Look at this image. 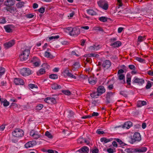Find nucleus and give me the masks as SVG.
<instances>
[{"instance_id": "1", "label": "nucleus", "mask_w": 153, "mask_h": 153, "mask_svg": "<svg viewBox=\"0 0 153 153\" xmlns=\"http://www.w3.org/2000/svg\"><path fill=\"white\" fill-rule=\"evenodd\" d=\"M30 49H25L19 55L20 59L22 61H25L27 59L30 53Z\"/></svg>"}, {"instance_id": "2", "label": "nucleus", "mask_w": 153, "mask_h": 153, "mask_svg": "<svg viewBox=\"0 0 153 153\" xmlns=\"http://www.w3.org/2000/svg\"><path fill=\"white\" fill-rule=\"evenodd\" d=\"M24 131L20 128H16L12 132V135L16 137H23L24 135Z\"/></svg>"}, {"instance_id": "3", "label": "nucleus", "mask_w": 153, "mask_h": 153, "mask_svg": "<svg viewBox=\"0 0 153 153\" xmlns=\"http://www.w3.org/2000/svg\"><path fill=\"white\" fill-rule=\"evenodd\" d=\"M98 6L102 9L106 10L108 7V3L105 0H100L97 2Z\"/></svg>"}, {"instance_id": "4", "label": "nucleus", "mask_w": 153, "mask_h": 153, "mask_svg": "<svg viewBox=\"0 0 153 153\" xmlns=\"http://www.w3.org/2000/svg\"><path fill=\"white\" fill-rule=\"evenodd\" d=\"M141 139L140 135L138 132H136L134 133L133 138H131L130 142L131 144H133L136 141H139Z\"/></svg>"}, {"instance_id": "5", "label": "nucleus", "mask_w": 153, "mask_h": 153, "mask_svg": "<svg viewBox=\"0 0 153 153\" xmlns=\"http://www.w3.org/2000/svg\"><path fill=\"white\" fill-rule=\"evenodd\" d=\"M114 94L115 92L111 91L106 92V94L105 96L106 99V102L107 104H109L110 102L111 99Z\"/></svg>"}, {"instance_id": "6", "label": "nucleus", "mask_w": 153, "mask_h": 153, "mask_svg": "<svg viewBox=\"0 0 153 153\" xmlns=\"http://www.w3.org/2000/svg\"><path fill=\"white\" fill-rule=\"evenodd\" d=\"M20 72L23 76H28L32 73V71L28 68H23L21 69Z\"/></svg>"}, {"instance_id": "7", "label": "nucleus", "mask_w": 153, "mask_h": 153, "mask_svg": "<svg viewBox=\"0 0 153 153\" xmlns=\"http://www.w3.org/2000/svg\"><path fill=\"white\" fill-rule=\"evenodd\" d=\"M102 65L104 70H106L110 67L111 65V62L109 60H105L103 61Z\"/></svg>"}, {"instance_id": "8", "label": "nucleus", "mask_w": 153, "mask_h": 153, "mask_svg": "<svg viewBox=\"0 0 153 153\" xmlns=\"http://www.w3.org/2000/svg\"><path fill=\"white\" fill-rule=\"evenodd\" d=\"M72 30V31L70 34V35L71 36H77L80 33V29L78 27L73 28Z\"/></svg>"}, {"instance_id": "9", "label": "nucleus", "mask_w": 153, "mask_h": 153, "mask_svg": "<svg viewBox=\"0 0 153 153\" xmlns=\"http://www.w3.org/2000/svg\"><path fill=\"white\" fill-rule=\"evenodd\" d=\"M15 44V40H12L8 42H7L4 44L3 45L4 48L5 49H8L12 46Z\"/></svg>"}, {"instance_id": "10", "label": "nucleus", "mask_w": 153, "mask_h": 153, "mask_svg": "<svg viewBox=\"0 0 153 153\" xmlns=\"http://www.w3.org/2000/svg\"><path fill=\"white\" fill-rule=\"evenodd\" d=\"M44 101L45 102L50 104H55L56 102V99L53 97L46 98Z\"/></svg>"}, {"instance_id": "11", "label": "nucleus", "mask_w": 153, "mask_h": 153, "mask_svg": "<svg viewBox=\"0 0 153 153\" xmlns=\"http://www.w3.org/2000/svg\"><path fill=\"white\" fill-rule=\"evenodd\" d=\"M37 144L35 140H32L29 141L26 143L25 145V147L28 149L30 147H33Z\"/></svg>"}, {"instance_id": "12", "label": "nucleus", "mask_w": 153, "mask_h": 153, "mask_svg": "<svg viewBox=\"0 0 153 153\" xmlns=\"http://www.w3.org/2000/svg\"><path fill=\"white\" fill-rule=\"evenodd\" d=\"M133 82L137 83L140 85H141L144 83V80L143 79H139L137 77H135L134 78Z\"/></svg>"}, {"instance_id": "13", "label": "nucleus", "mask_w": 153, "mask_h": 153, "mask_svg": "<svg viewBox=\"0 0 153 153\" xmlns=\"http://www.w3.org/2000/svg\"><path fill=\"white\" fill-rule=\"evenodd\" d=\"M89 152V148L86 146H84L76 151V152H79L80 153H88Z\"/></svg>"}, {"instance_id": "14", "label": "nucleus", "mask_w": 153, "mask_h": 153, "mask_svg": "<svg viewBox=\"0 0 153 153\" xmlns=\"http://www.w3.org/2000/svg\"><path fill=\"white\" fill-rule=\"evenodd\" d=\"M97 91L100 96L104 93L105 91V89L104 87L102 85H100L98 87L97 89Z\"/></svg>"}, {"instance_id": "15", "label": "nucleus", "mask_w": 153, "mask_h": 153, "mask_svg": "<svg viewBox=\"0 0 153 153\" xmlns=\"http://www.w3.org/2000/svg\"><path fill=\"white\" fill-rule=\"evenodd\" d=\"M14 82L16 85H23L24 84V80L20 78H15Z\"/></svg>"}, {"instance_id": "16", "label": "nucleus", "mask_w": 153, "mask_h": 153, "mask_svg": "<svg viewBox=\"0 0 153 153\" xmlns=\"http://www.w3.org/2000/svg\"><path fill=\"white\" fill-rule=\"evenodd\" d=\"M15 2V0H7L5 1L4 4L7 7H10L14 5Z\"/></svg>"}, {"instance_id": "17", "label": "nucleus", "mask_w": 153, "mask_h": 153, "mask_svg": "<svg viewBox=\"0 0 153 153\" xmlns=\"http://www.w3.org/2000/svg\"><path fill=\"white\" fill-rule=\"evenodd\" d=\"M89 83L92 85L95 84L97 82V79L93 76H90L88 79Z\"/></svg>"}, {"instance_id": "18", "label": "nucleus", "mask_w": 153, "mask_h": 153, "mask_svg": "<svg viewBox=\"0 0 153 153\" xmlns=\"http://www.w3.org/2000/svg\"><path fill=\"white\" fill-rule=\"evenodd\" d=\"M4 8L7 11H9L11 13H13L15 11H17L16 9L14 7H4Z\"/></svg>"}, {"instance_id": "19", "label": "nucleus", "mask_w": 153, "mask_h": 153, "mask_svg": "<svg viewBox=\"0 0 153 153\" xmlns=\"http://www.w3.org/2000/svg\"><path fill=\"white\" fill-rule=\"evenodd\" d=\"M132 123L131 121L127 122L124 124L122 126V127L126 128L127 129L129 128L131 126H132Z\"/></svg>"}, {"instance_id": "20", "label": "nucleus", "mask_w": 153, "mask_h": 153, "mask_svg": "<svg viewBox=\"0 0 153 153\" xmlns=\"http://www.w3.org/2000/svg\"><path fill=\"white\" fill-rule=\"evenodd\" d=\"M121 43L119 41H117L116 42L111 43L110 46L111 47H117L121 46Z\"/></svg>"}, {"instance_id": "21", "label": "nucleus", "mask_w": 153, "mask_h": 153, "mask_svg": "<svg viewBox=\"0 0 153 153\" xmlns=\"http://www.w3.org/2000/svg\"><path fill=\"white\" fill-rule=\"evenodd\" d=\"M136 152H146L147 150V148L146 147H143L139 149H135Z\"/></svg>"}, {"instance_id": "22", "label": "nucleus", "mask_w": 153, "mask_h": 153, "mask_svg": "<svg viewBox=\"0 0 153 153\" xmlns=\"http://www.w3.org/2000/svg\"><path fill=\"white\" fill-rule=\"evenodd\" d=\"M51 87L53 89L56 90L60 89L61 88V86L56 83H54L51 85Z\"/></svg>"}, {"instance_id": "23", "label": "nucleus", "mask_w": 153, "mask_h": 153, "mask_svg": "<svg viewBox=\"0 0 153 153\" xmlns=\"http://www.w3.org/2000/svg\"><path fill=\"white\" fill-rule=\"evenodd\" d=\"M86 11L88 14L91 16L96 15L97 14L96 12L93 10L87 9Z\"/></svg>"}, {"instance_id": "24", "label": "nucleus", "mask_w": 153, "mask_h": 153, "mask_svg": "<svg viewBox=\"0 0 153 153\" xmlns=\"http://www.w3.org/2000/svg\"><path fill=\"white\" fill-rule=\"evenodd\" d=\"M91 97L94 98H97L100 96L99 94H98V92H93L92 93L90 94Z\"/></svg>"}, {"instance_id": "25", "label": "nucleus", "mask_w": 153, "mask_h": 153, "mask_svg": "<svg viewBox=\"0 0 153 153\" xmlns=\"http://www.w3.org/2000/svg\"><path fill=\"white\" fill-rule=\"evenodd\" d=\"M125 151L128 153H133L136 152L135 149L127 148L125 150Z\"/></svg>"}, {"instance_id": "26", "label": "nucleus", "mask_w": 153, "mask_h": 153, "mask_svg": "<svg viewBox=\"0 0 153 153\" xmlns=\"http://www.w3.org/2000/svg\"><path fill=\"white\" fill-rule=\"evenodd\" d=\"M112 140V139H108L105 137H102L100 139V141L101 142H104L105 143H106L109 142Z\"/></svg>"}, {"instance_id": "27", "label": "nucleus", "mask_w": 153, "mask_h": 153, "mask_svg": "<svg viewBox=\"0 0 153 153\" xmlns=\"http://www.w3.org/2000/svg\"><path fill=\"white\" fill-rule=\"evenodd\" d=\"M4 27L6 32L7 33H11L13 31L12 29L11 28L10 26L9 25L4 26Z\"/></svg>"}, {"instance_id": "28", "label": "nucleus", "mask_w": 153, "mask_h": 153, "mask_svg": "<svg viewBox=\"0 0 153 153\" xmlns=\"http://www.w3.org/2000/svg\"><path fill=\"white\" fill-rule=\"evenodd\" d=\"M45 71L44 69L41 68L37 72V75L38 76L44 74Z\"/></svg>"}, {"instance_id": "29", "label": "nucleus", "mask_w": 153, "mask_h": 153, "mask_svg": "<svg viewBox=\"0 0 153 153\" xmlns=\"http://www.w3.org/2000/svg\"><path fill=\"white\" fill-rule=\"evenodd\" d=\"M126 82L128 85H131V77L130 76V75L129 74H127L126 75Z\"/></svg>"}, {"instance_id": "30", "label": "nucleus", "mask_w": 153, "mask_h": 153, "mask_svg": "<svg viewBox=\"0 0 153 153\" xmlns=\"http://www.w3.org/2000/svg\"><path fill=\"white\" fill-rule=\"evenodd\" d=\"M25 3L24 1L19 2L16 4V6L18 8H21L24 6Z\"/></svg>"}, {"instance_id": "31", "label": "nucleus", "mask_w": 153, "mask_h": 153, "mask_svg": "<svg viewBox=\"0 0 153 153\" xmlns=\"http://www.w3.org/2000/svg\"><path fill=\"white\" fill-rule=\"evenodd\" d=\"M146 39L145 36H139L138 38V42H141L143 41Z\"/></svg>"}, {"instance_id": "32", "label": "nucleus", "mask_w": 153, "mask_h": 153, "mask_svg": "<svg viewBox=\"0 0 153 153\" xmlns=\"http://www.w3.org/2000/svg\"><path fill=\"white\" fill-rule=\"evenodd\" d=\"M44 56L45 57L51 58H52L53 57V56L50 53L47 51L45 52Z\"/></svg>"}, {"instance_id": "33", "label": "nucleus", "mask_w": 153, "mask_h": 153, "mask_svg": "<svg viewBox=\"0 0 153 153\" xmlns=\"http://www.w3.org/2000/svg\"><path fill=\"white\" fill-rule=\"evenodd\" d=\"M135 59L140 62L144 63H145V60L144 59H142L141 58L136 57H135Z\"/></svg>"}, {"instance_id": "34", "label": "nucleus", "mask_w": 153, "mask_h": 153, "mask_svg": "<svg viewBox=\"0 0 153 153\" xmlns=\"http://www.w3.org/2000/svg\"><path fill=\"white\" fill-rule=\"evenodd\" d=\"M45 135L48 138L52 139L53 137V135L48 131L45 132Z\"/></svg>"}, {"instance_id": "35", "label": "nucleus", "mask_w": 153, "mask_h": 153, "mask_svg": "<svg viewBox=\"0 0 153 153\" xmlns=\"http://www.w3.org/2000/svg\"><path fill=\"white\" fill-rule=\"evenodd\" d=\"M40 136L41 135L39 134L38 132L36 131L32 137L35 139H37L39 138Z\"/></svg>"}, {"instance_id": "36", "label": "nucleus", "mask_w": 153, "mask_h": 153, "mask_svg": "<svg viewBox=\"0 0 153 153\" xmlns=\"http://www.w3.org/2000/svg\"><path fill=\"white\" fill-rule=\"evenodd\" d=\"M65 76H68L69 77L72 78L74 79H76V77L75 76L73 75L70 72L68 73Z\"/></svg>"}, {"instance_id": "37", "label": "nucleus", "mask_w": 153, "mask_h": 153, "mask_svg": "<svg viewBox=\"0 0 153 153\" xmlns=\"http://www.w3.org/2000/svg\"><path fill=\"white\" fill-rule=\"evenodd\" d=\"M107 18L104 16H102L99 18V20L101 22H105L107 21Z\"/></svg>"}, {"instance_id": "38", "label": "nucleus", "mask_w": 153, "mask_h": 153, "mask_svg": "<svg viewBox=\"0 0 153 153\" xmlns=\"http://www.w3.org/2000/svg\"><path fill=\"white\" fill-rule=\"evenodd\" d=\"M49 77L50 78L55 79L58 78V76L56 74H52L49 76Z\"/></svg>"}, {"instance_id": "39", "label": "nucleus", "mask_w": 153, "mask_h": 153, "mask_svg": "<svg viewBox=\"0 0 153 153\" xmlns=\"http://www.w3.org/2000/svg\"><path fill=\"white\" fill-rule=\"evenodd\" d=\"M125 76L123 74H120L118 76L119 79L120 80H123V83H125Z\"/></svg>"}, {"instance_id": "40", "label": "nucleus", "mask_w": 153, "mask_h": 153, "mask_svg": "<svg viewBox=\"0 0 153 153\" xmlns=\"http://www.w3.org/2000/svg\"><path fill=\"white\" fill-rule=\"evenodd\" d=\"M94 29L96 31H99L102 32H104L103 30L100 27H95L94 28Z\"/></svg>"}, {"instance_id": "41", "label": "nucleus", "mask_w": 153, "mask_h": 153, "mask_svg": "<svg viewBox=\"0 0 153 153\" xmlns=\"http://www.w3.org/2000/svg\"><path fill=\"white\" fill-rule=\"evenodd\" d=\"M89 57H94L96 58H99V55L96 53H89Z\"/></svg>"}, {"instance_id": "42", "label": "nucleus", "mask_w": 153, "mask_h": 153, "mask_svg": "<svg viewBox=\"0 0 153 153\" xmlns=\"http://www.w3.org/2000/svg\"><path fill=\"white\" fill-rule=\"evenodd\" d=\"M39 59H38V58L36 57H33L32 59L31 60V62L33 63L35 62H37V61H39Z\"/></svg>"}, {"instance_id": "43", "label": "nucleus", "mask_w": 153, "mask_h": 153, "mask_svg": "<svg viewBox=\"0 0 153 153\" xmlns=\"http://www.w3.org/2000/svg\"><path fill=\"white\" fill-rule=\"evenodd\" d=\"M120 94L123 95V97H127V94L126 92L124 91H121L120 92Z\"/></svg>"}, {"instance_id": "44", "label": "nucleus", "mask_w": 153, "mask_h": 153, "mask_svg": "<svg viewBox=\"0 0 153 153\" xmlns=\"http://www.w3.org/2000/svg\"><path fill=\"white\" fill-rule=\"evenodd\" d=\"M28 86L31 89H33V88H38V87L37 85L33 84H29L28 85Z\"/></svg>"}, {"instance_id": "45", "label": "nucleus", "mask_w": 153, "mask_h": 153, "mask_svg": "<svg viewBox=\"0 0 153 153\" xmlns=\"http://www.w3.org/2000/svg\"><path fill=\"white\" fill-rule=\"evenodd\" d=\"M69 72V69L68 68H67L63 71L64 76H65Z\"/></svg>"}, {"instance_id": "46", "label": "nucleus", "mask_w": 153, "mask_h": 153, "mask_svg": "<svg viewBox=\"0 0 153 153\" xmlns=\"http://www.w3.org/2000/svg\"><path fill=\"white\" fill-rule=\"evenodd\" d=\"M90 152H92V153H98L99 149L96 148L91 149Z\"/></svg>"}, {"instance_id": "47", "label": "nucleus", "mask_w": 153, "mask_h": 153, "mask_svg": "<svg viewBox=\"0 0 153 153\" xmlns=\"http://www.w3.org/2000/svg\"><path fill=\"white\" fill-rule=\"evenodd\" d=\"M80 66V64L79 62H75L72 66L73 67L75 68H79Z\"/></svg>"}, {"instance_id": "48", "label": "nucleus", "mask_w": 153, "mask_h": 153, "mask_svg": "<svg viewBox=\"0 0 153 153\" xmlns=\"http://www.w3.org/2000/svg\"><path fill=\"white\" fill-rule=\"evenodd\" d=\"M59 35L52 36L50 37L49 38V40H51L52 39H57L59 38Z\"/></svg>"}, {"instance_id": "49", "label": "nucleus", "mask_w": 153, "mask_h": 153, "mask_svg": "<svg viewBox=\"0 0 153 153\" xmlns=\"http://www.w3.org/2000/svg\"><path fill=\"white\" fill-rule=\"evenodd\" d=\"M62 92L64 94L68 95H70L71 94L70 91L68 90H62Z\"/></svg>"}, {"instance_id": "50", "label": "nucleus", "mask_w": 153, "mask_h": 153, "mask_svg": "<svg viewBox=\"0 0 153 153\" xmlns=\"http://www.w3.org/2000/svg\"><path fill=\"white\" fill-rule=\"evenodd\" d=\"M84 138L82 137H80L77 140V142L78 143L82 144L84 143Z\"/></svg>"}, {"instance_id": "51", "label": "nucleus", "mask_w": 153, "mask_h": 153, "mask_svg": "<svg viewBox=\"0 0 153 153\" xmlns=\"http://www.w3.org/2000/svg\"><path fill=\"white\" fill-rule=\"evenodd\" d=\"M5 71V69L4 68H0V76L3 75Z\"/></svg>"}, {"instance_id": "52", "label": "nucleus", "mask_w": 153, "mask_h": 153, "mask_svg": "<svg viewBox=\"0 0 153 153\" xmlns=\"http://www.w3.org/2000/svg\"><path fill=\"white\" fill-rule=\"evenodd\" d=\"M3 103V105L5 107L9 105V102H8L6 99H5L4 100V102Z\"/></svg>"}, {"instance_id": "53", "label": "nucleus", "mask_w": 153, "mask_h": 153, "mask_svg": "<svg viewBox=\"0 0 153 153\" xmlns=\"http://www.w3.org/2000/svg\"><path fill=\"white\" fill-rule=\"evenodd\" d=\"M43 106L42 104H39L36 106V109L37 110H40L43 108Z\"/></svg>"}, {"instance_id": "54", "label": "nucleus", "mask_w": 153, "mask_h": 153, "mask_svg": "<svg viewBox=\"0 0 153 153\" xmlns=\"http://www.w3.org/2000/svg\"><path fill=\"white\" fill-rule=\"evenodd\" d=\"M38 11L41 13H44L45 11V8L44 7H41L38 10Z\"/></svg>"}, {"instance_id": "55", "label": "nucleus", "mask_w": 153, "mask_h": 153, "mask_svg": "<svg viewBox=\"0 0 153 153\" xmlns=\"http://www.w3.org/2000/svg\"><path fill=\"white\" fill-rule=\"evenodd\" d=\"M5 19L4 18H1L0 19V23L4 24L6 22Z\"/></svg>"}, {"instance_id": "56", "label": "nucleus", "mask_w": 153, "mask_h": 153, "mask_svg": "<svg viewBox=\"0 0 153 153\" xmlns=\"http://www.w3.org/2000/svg\"><path fill=\"white\" fill-rule=\"evenodd\" d=\"M152 86L151 83H150V81H148L146 86V88L147 89L150 88Z\"/></svg>"}, {"instance_id": "57", "label": "nucleus", "mask_w": 153, "mask_h": 153, "mask_svg": "<svg viewBox=\"0 0 153 153\" xmlns=\"http://www.w3.org/2000/svg\"><path fill=\"white\" fill-rule=\"evenodd\" d=\"M128 68L131 70H135L136 69L135 66L133 65H128Z\"/></svg>"}, {"instance_id": "58", "label": "nucleus", "mask_w": 153, "mask_h": 153, "mask_svg": "<svg viewBox=\"0 0 153 153\" xmlns=\"http://www.w3.org/2000/svg\"><path fill=\"white\" fill-rule=\"evenodd\" d=\"M96 133L99 134H105V132L104 131H100V129H98L97 131H96Z\"/></svg>"}, {"instance_id": "59", "label": "nucleus", "mask_w": 153, "mask_h": 153, "mask_svg": "<svg viewBox=\"0 0 153 153\" xmlns=\"http://www.w3.org/2000/svg\"><path fill=\"white\" fill-rule=\"evenodd\" d=\"M141 103L142 105L143 106L146 105L147 104V103L146 101H140L139 103Z\"/></svg>"}, {"instance_id": "60", "label": "nucleus", "mask_w": 153, "mask_h": 153, "mask_svg": "<svg viewBox=\"0 0 153 153\" xmlns=\"http://www.w3.org/2000/svg\"><path fill=\"white\" fill-rule=\"evenodd\" d=\"M35 67L38 66L40 64V60H39V61H37V62H35L34 63H33Z\"/></svg>"}, {"instance_id": "61", "label": "nucleus", "mask_w": 153, "mask_h": 153, "mask_svg": "<svg viewBox=\"0 0 153 153\" xmlns=\"http://www.w3.org/2000/svg\"><path fill=\"white\" fill-rule=\"evenodd\" d=\"M114 140L119 143L120 144L123 143V142L120 139L118 138H115Z\"/></svg>"}, {"instance_id": "62", "label": "nucleus", "mask_w": 153, "mask_h": 153, "mask_svg": "<svg viewBox=\"0 0 153 153\" xmlns=\"http://www.w3.org/2000/svg\"><path fill=\"white\" fill-rule=\"evenodd\" d=\"M89 49L91 51H97V49L94 48V46H92L90 47Z\"/></svg>"}, {"instance_id": "63", "label": "nucleus", "mask_w": 153, "mask_h": 153, "mask_svg": "<svg viewBox=\"0 0 153 153\" xmlns=\"http://www.w3.org/2000/svg\"><path fill=\"white\" fill-rule=\"evenodd\" d=\"M26 16L28 18H31L34 16V15L31 14H27Z\"/></svg>"}, {"instance_id": "64", "label": "nucleus", "mask_w": 153, "mask_h": 153, "mask_svg": "<svg viewBox=\"0 0 153 153\" xmlns=\"http://www.w3.org/2000/svg\"><path fill=\"white\" fill-rule=\"evenodd\" d=\"M107 152L109 153H113L114 152L113 150L111 148L107 149Z\"/></svg>"}]
</instances>
